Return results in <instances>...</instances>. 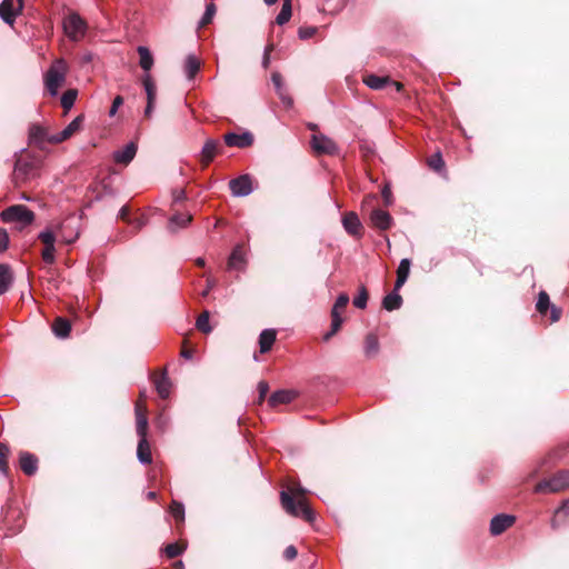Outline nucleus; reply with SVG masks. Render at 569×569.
<instances>
[{
	"mask_svg": "<svg viewBox=\"0 0 569 569\" xmlns=\"http://www.w3.org/2000/svg\"><path fill=\"white\" fill-rule=\"evenodd\" d=\"M306 490L301 486H296L290 491H281L280 499L282 508L287 513L293 517H300L308 522L316 519L313 510L308 506L305 498Z\"/></svg>",
	"mask_w": 569,
	"mask_h": 569,
	"instance_id": "obj_1",
	"label": "nucleus"
},
{
	"mask_svg": "<svg viewBox=\"0 0 569 569\" xmlns=\"http://www.w3.org/2000/svg\"><path fill=\"white\" fill-rule=\"evenodd\" d=\"M136 425L139 442L137 448V458L142 465H149L152 461L150 445L147 439L148 418L146 408L137 402L136 405Z\"/></svg>",
	"mask_w": 569,
	"mask_h": 569,
	"instance_id": "obj_2",
	"label": "nucleus"
},
{
	"mask_svg": "<svg viewBox=\"0 0 569 569\" xmlns=\"http://www.w3.org/2000/svg\"><path fill=\"white\" fill-rule=\"evenodd\" d=\"M68 71L67 62L56 60L44 74V84L51 96H57L58 89L63 84Z\"/></svg>",
	"mask_w": 569,
	"mask_h": 569,
	"instance_id": "obj_3",
	"label": "nucleus"
},
{
	"mask_svg": "<svg viewBox=\"0 0 569 569\" xmlns=\"http://www.w3.org/2000/svg\"><path fill=\"white\" fill-rule=\"evenodd\" d=\"M0 217L3 222H19L21 227L29 226L34 220V213L22 204H14L7 208L1 212Z\"/></svg>",
	"mask_w": 569,
	"mask_h": 569,
	"instance_id": "obj_4",
	"label": "nucleus"
},
{
	"mask_svg": "<svg viewBox=\"0 0 569 569\" xmlns=\"http://www.w3.org/2000/svg\"><path fill=\"white\" fill-rule=\"evenodd\" d=\"M63 30L69 39L78 41L83 38L87 23L78 13L71 12L63 19Z\"/></svg>",
	"mask_w": 569,
	"mask_h": 569,
	"instance_id": "obj_5",
	"label": "nucleus"
},
{
	"mask_svg": "<svg viewBox=\"0 0 569 569\" xmlns=\"http://www.w3.org/2000/svg\"><path fill=\"white\" fill-rule=\"evenodd\" d=\"M348 303L349 296L347 293H341L338 296L331 310V330L325 335V340H329L341 328V325L343 322L341 313L343 312Z\"/></svg>",
	"mask_w": 569,
	"mask_h": 569,
	"instance_id": "obj_6",
	"label": "nucleus"
},
{
	"mask_svg": "<svg viewBox=\"0 0 569 569\" xmlns=\"http://www.w3.org/2000/svg\"><path fill=\"white\" fill-rule=\"evenodd\" d=\"M569 486V470H562L549 480L537 483L536 492H558Z\"/></svg>",
	"mask_w": 569,
	"mask_h": 569,
	"instance_id": "obj_7",
	"label": "nucleus"
},
{
	"mask_svg": "<svg viewBox=\"0 0 569 569\" xmlns=\"http://www.w3.org/2000/svg\"><path fill=\"white\" fill-rule=\"evenodd\" d=\"M23 8L22 0H2L0 3V18L8 24L12 26L17 16Z\"/></svg>",
	"mask_w": 569,
	"mask_h": 569,
	"instance_id": "obj_8",
	"label": "nucleus"
},
{
	"mask_svg": "<svg viewBox=\"0 0 569 569\" xmlns=\"http://www.w3.org/2000/svg\"><path fill=\"white\" fill-rule=\"evenodd\" d=\"M311 146L313 151L319 154H336L338 152L336 142L325 134H313Z\"/></svg>",
	"mask_w": 569,
	"mask_h": 569,
	"instance_id": "obj_9",
	"label": "nucleus"
},
{
	"mask_svg": "<svg viewBox=\"0 0 569 569\" xmlns=\"http://www.w3.org/2000/svg\"><path fill=\"white\" fill-rule=\"evenodd\" d=\"M229 188L234 197H247L252 191V181L249 174H242L229 181Z\"/></svg>",
	"mask_w": 569,
	"mask_h": 569,
	"instance_id": "obj_10",
	"label": "nucleus"
},
{
	"mask_svg": "<svg viewBox=\"0 0 569 569\" xmlns=\"http://www.w3.org/2000/svg\"><path fill=\"white\" fill-rule=\"evenodd\" d=\"M57 237L64 243H72L79 237V231L73 226V219H67L56 226Z\"/></svg>",
	"mask_w": 569,
	"mask_h": 569,
	"instance_id": "obj_11",
	"label": "nucleus"
},
{
	"mask_svg": "<svg viewBox=\"0 0 569 569\" xmlns=\"http://www.w3.org/2000/svg\"><path fill=\"white\" fill-rule=\"evenodd\" d=\"M82 123V117L74 118L63 130L58 133L51 134L47 138V142L60 143L72 137L77 131L80 130Z\"/></svg>",
	"mask_w": 569,
	"mask_h": 569,
	"instance_id": "obj_12",
	"label": "nucleus"
},
{
	"mask_svg": "<svg viewBox=\"0 0 569 569\" xmlns=\"http://www.w3.org/2000/svg\"><path fill=\"white\" fill-rule=\"evenodd\" d=\"M363 83L372 90H381L388 84L393 86L397 91L402 89V84L400 82L392 81L389 77H380L372 73L367 74L363 78Z\"/></svg>",
	"mask_w": 569,
	"mask_h": 569,
	"instance_id": "obj_13",
	"label": "nucleus"
},
{
	"mask_svg": "<svg viewBox=\"0 0 569 569\" xmlns=\"http://www.w3.org/2000/svg\"><path fill=\"white\" fill-rule=\"evenodd\" d=\"M516 521V517L511 515L500 513L495 516L490 521V532L492 536H499Z\"/></svg>",
	"mask_w": 569,
	"mask_h": 569,
	"instance_id": "obj_14",
	"label": "nucleus"
},
{
	"mask_svg": "<svg viewBox=\"0 0 569 569\" xmlns=\"http://www.w3.org/2000/svg\"><path fill=\"white\" fill-rule=\"evenodd\" d=\"M342 226L345 230L357 238H360L362 234V224L358 214L353 211L347 212L342 218Z\"/></svg>",
	"mask_w": 569,
	"mask_h": 569,
	"instance_id": "obj_15",
	"label": "nucleus"
},
{
	"mask_svg": "<svg viewBox=\"0 0 569 569\" xmlns=\"http://www.w3.org/2000/svg\"><path fill=\"white\" fill-rule=\"evenodd\" d=\"M370 221L375 228L385 231L392 226L393 220L388 211L375 209L370 213Z\"/></svg>",
	"mask_w": 569,
	"mask_h": 569,
	"instance_id": "obj_16",
	"label": "nucleus"
},
{
	"mask_svg": "<svg viewBox=\"0 0 569 569\" xmlns=\"http://www.w3.org/2000/svg\"><path fill=\"white\" fill-rule=\"evenodd\" d=\"M246 252L242 246L238 244L233 248L229 259H228V269L242 271L246 268Z\"/></svg>",
	"mask_w": 569,
	"mask_h": 569,
	"instance_id": "obj_17",
	"label": "nucleus"
},
{
	"mask_svg": "<svg viewBox=\"0 0 569 569\" xmlns=\"http://www.w3.org/2000/svg\"><path fill=\"white\" fill-rule=\"evenodd\" d=\"M224 142L229 147L246 148L252 144L253 137L249 132L241 134L229 132L224 136Z\"/></svg>",
	"mask_w": 569,
	"mask_h": 569,
	"instance_id": "obj_18",
	"label": "nucleus"
},
{
	"mask_svg": "<svg viewBox=\"0 0 569 569\" xmlns=\"http://www.w3.org/2000/svg\"><path fill=\"white\" fill-rule=\"evenodd\" d=\"M136 153L137 144L134 142H129L122 149L113 152V160L116 163L127 166L133 160Z\"/></svg>",
	"mask_w": 569,
	"mask_h": 569,
	"instance_id": "obj_19",
	"label": "nucleus"
},
{
	"mask_svg": "<svg viewBox=\"0 0 569 569\" xmlns=\"http://www.w3.org/2000/svg\"><path fill=\"white\" fill-rule=\"evenodd\" d=\"M219 149V142L213 139H208L200 152V160L203 166H208L217 156Z\"/></svg>",
	"mask_w": 569,
	"mask_h": 569,
	"instance_id": "obj_20",
	"label": "nucleus"
},
{
	"mask_svg": "<svg viewBox=\"0 0 569 569\" xmlns=\"http://www.w3.org/2000/svg\"><path fill=\"white\" fill-rule=\"evenodd\" d=\"M271 80L282 103L287 107H291L293 101L289 93L287 92L286 88L283 87L281 74L278 72H273L271 76Z\"/></svg>",
	"mask_w": 569,
	"mask_h": 569,
	"instance_id": "obj_21",
	"label": "nucleus"
},
{
	"mask_svg": "<svg viewBox=\"0 0 569 569\" xmlns=\"http://www.w3.org/2000/svg\"><path fill=\"white\" fill-rule=\"evenodd\" d=\"M20 468L22 469V471L26 475L31 476L38 469V459L32 453L21 452L20 453Z\"/></svg>",
	"mask_w": 569,
	"mask_h": 569,
	"instance_id": "obj_22",
	"label": "nucleus"
},
{
	"mask_svg": "<svg viewBox=\"0 0 569 569\" xmlns=\"http://www.w3.org/2000/svg\"><path fill=\"white\" fill-rule=\"evenodd\" d=\"M297 393L292 390H278L273 392L269 398V405L277 407L278 405H284L291 402L296 398Z\"/></svg>",
	"mask_w": 569,
	"mask_h": 569,
	"instance_id": "obj_23",
	"label": "nucleus"
},
{
	"mask_svg": "<svg viewBox=\"0 0 569 569\" xmlns=\"http://www.w3.org/2000/svg\"><path fill=\"white\" fill-rule=\"evenodd\" d=\"M411 261L408 258H405L400 261L397 269V280H396V290H399L407 281L410 272Z\"/></svg>",
	"mask_w": 569,
	"mask_h": 569,
	"instance_id": "obj_24",
	"label": "nucleus"
},
{
	"mask_svg": "<svg viewBox=\"0 0 569 569\" xmlns=\"http://www.w3.org/2000/svg\"><path fill=\"white\" fill-rule=\"evenodd\" d=\"M276 336L277 333L273 329L262 330L259 336V347L261 353H266L272 348V345L276 341Z\"/></svg>",
	"mask_w": 569,
	"mask_h": 569,
	"instance_id": "obj_25",
	"label": "nucleus"
},
{
	"mask_svg": "<svg viewBox=\"0 0 569 569\" xmlns=\"http://www.w3.org/2000/svg\"><path fill=\"white\" fill-rule=\"evenodd\" d=\"M13 281V274L8 264L0 263V295L6 293Z\"/></svg>",
	"mask_w": 569,
	"mask_h": 569,
	"instance_id": "obj_26",
	"label": "nucleus"
},
{
	"mask_svg": "<svg viewBox=\"0 0 569 569\" xmlns=\"http://www.w3.org/2000/svg\"><path fill=\"white\" fill-rule=\"evenodd\" d=\"M137 51L139 53V64L141 69L144 71V73H150V70L153 66V57L150 50L144 46H139Z\"/></svg>",
	"mask_w": 569,
	"mask_h": 569,
	"instance_id": "obj_27",
	"label": "nucleus"
},
{
	"mask_svg": "<svg viewBox=\"0 0 569 569\" xmlns=\"http://www.w3.org/2000/svg\"><path fill=\"white\" fill-rule=\"evenodd\" d=\"M402 305V298L401 296L398 293V290H396V288L393 289L392 292L388 293L383 300H382V307L387 310V311H393V310H397L401 307Z\"/></svg>",
	"mask_w": 569,
	"mask_h": 569,
	"instance_id": "obj_28",
	"label": "nucleus"
},
{
	"mask_svg": "<svg viewBox=\"0 0 569 569\" xmlns=\"http://www.w3.org/2000/svg\"><path fill=\"white\" fill-rule=\"evenodd\" d=\"M363 351L367 358H373L379 352V340L375 333L367 335Z\"/></svg>",
	"mask_w": 569,
	"mask_h": 569,
	"instance_id": "obj_29",
	"label": "nucleus"
},
{
	"mask_svg": "<svg viewBox=\"0 0 569 569\" xmlns=\"http://www.w3.org/2000/svg\"><path fill=\"white\" fill-rule=\"evenodd\" d=\"M142 86L147 94V101L156 102L157 87L150 73H144L141 78Z\"/></svg>",
	"mask_w": 569,
	"mask_h": 569,
	"instance_id": "obj_30",
	"label": "nucleus"
},
{
	"mask_svg": "<svg viewBox=\"0 0 569 569\" xmlns=\"http://www.w3.org/2000/svg\"><path fill=\"white\" fill-rule=\"evenodd\" d=\"M191 219L192 217L189 213H176L169 220V229L176 231L177 229L186 228Z\"/></svg>",
	"mask_w": 569,
	"mask_h": 569,
	"instance_id": "obj_31",
	"label": "nucleus"
},
{
	"mask_svg": "<svg viewBox=\"0 0 569 569\" xmlns=\"http://www.w3.org/2000/svg\"><path fill=\"white\" fill-rule=\"evenodd\" d=\"M49 137L46 129L40 126L33 124L29 129V140L31 143L41 144L47 141Z\"/></svg>",
	"mask_w": 569,
	"mask_h": 569,
	"instance_id": "obj_32",
	"label": "nucleus"
},
{
	"mask_svg": "<svg viewBox=\"0 0 569 569\" xmlns=\"http://www.w3.org/2000/svg\"><path fill=\"white\" fill-rule=\"evenodd\" d=\"M569 519V501L563 502L555 512L551 526L558 528Z\"/></svg>",
	"mask_w": 569,
	"mask_h": 569,
	"instance_id": "obj_33",
	"label": "nucleus"
},
{
	"mask_svg": "<svg viewBox=\"0 0 569 569\" xmlns=\"http://www.w3.org/2000/svg\"><path fill=\"white\" fill-rule=\"evenodd\" d=\"M200 69V61L194 54H188L184 61V73L189 80L193 79Z\"/></svg>",
	"mask_w": 569,
	"mask_h": 569,
	"instance_id": "obj_34",
	"label": "nucleus"
},
{
	"mask_svg": "<svg viewBox=\"0 0 569 569\" xmlns=\"http://www.w3.org/2000/svg\"><path fill=\"white\" fill-rule=\"evenodd\" d=\"M52 330L57 337L67 338L70 333L71 326L67 319L59 317L54 320Z\"/></svg>",
	"mask_w": 569,
	"mask_h": 569,
	"instance_id": "obj_35",
	"label": "nucleus"
},
{
	"mask_svg": "<svg viewBox=\"0 0 569 569\" xmlns=\"http://www.w3.org/2000/svg\"><path fill=\"white\" fill-rule=\"evenodd\" d=\"M156 390L161 398L166 399L169 397L171 391V382L166 372H163L162 376L157 379Z\"/></svg>",
	"mask_w": 569,
	"mask_h": 569,
	"instance_id": "obj_36",
	"label": "nucleus"
},
{
	"mask_svg": "<svg viewBox=\"0 0 569 569\" xmlns=\"http://www.w3.org/2000/svg\"><path fill=\"white\" fill-rule=\"evenodd\" d=\"M291 14H292L291 0H283L281 10L276 18V22L279 26H282L290 20Z\"/></svg>",
	"mask_w": 569,
	"mask_h": 569,
	"instance_id": "obj_37",
	"label": "nucleus"
},
{
	"mask_svg": "<svg viewBox=\"0 0 569 569\" xmlns=\"http://www.w3.org/2000/svg\"><path fill=\"white\" fill-rule=\"evenodd\" d=\"M551 305L552 303L550 302V298H549L548 293L546 291H541L538 295V300H537V303H536L537 311L541 316H546L547 311L549 310Z\"/></svg>",
	"mask_w": 569,
	"mask_h": 569,
	"instance_id": "obj_38",
	"label": "nucleus"
},
{
	"mask_svg": "<svg viewBox=\"0 0 569 569\" xmlns=\"http://www.w3.org/2000/svg\"><path fill=\"white\" fill-rule=\"evenodd\" d=\"M38 238L41 240V242L44 244V247H54V242L57 237L56 228L50 229L47 228L43 231H41L38 236Z\"/></svg>",
	"mask_w": 569,
	"mask_h": 569,
	"instance_id": "obj_39",
	"label": "nucleus"
},
{
	"mask_svg": "<svg viewBox=\"0 0 569 569\" xmlns=\"http://www.w3.org/2000/svg\"><path fill=\"white\" fill-rule=\"evenodd\" d=\"M10 450L7 445L0 442V472L4 476L8 475V457H9Z\"/></svg>",
	"mask_w": 569,
	"mask_h": 569,
	"instance_id": "obj_40",
	"label": "nucleus"
},
{
	"mask_svg": "<svg viewBox=\"0 0 569 569\" xmlns=\"http://www.w3.org/2000/svg\"><path fill=\"white\" fill-rule=\"evenodd\" d=\"M196 327L204 333L211 332L212 328L209 325V311H203L196 321Z\"/></svg>",
	"mask_w": 569,
	"mask_h": 569,
	"instance_id": "obj_41",
	"label": "nucleus"
},
{
	"mask_svg": "<svg viewBox=\"0 0 569 569\" xmlns=\"http://www.w3.org/2000/svg\"><path fill=\"white\" fill-rule=\"evenodd\" d=\"M76 99L77 91L72 89L67 90L66 92H63L61 97V106L63 107V109L69 110L73 107Z\"/></svg>",
	"mask_w": 569,
	"mask_h": 569,
	"instance_id": "obj_42",
	"label": "nucleus"
},
{
	"mask_svg": "<svg viewBox=\"0 0 569 569\" xmlns=\"http://www.w3.org/2000/svg\"><path fill=\"white\" fill-rule=\"evenodd\" d=\"M368 302V292L365 287L359 289L358 295L353 298V306L359 309H365Z\"/></svg>",
	"mask_w": 569,
	"mask_h": 569,
	"instance_id": "obj_43",
	"label": "nucleus"
},
{
	"mask_svg": "<svg viewBox=\"0 0 569 569\" xmlns=\"http://www.w3.org/2000/svg\"><path fill=\"white\" fill-rule=\"evenodd\" d=\"M216 14V6L214 3H209L206 7V11L199 22V27H204L206 24L210 23Z\"/></svg>",
	"mask_w": 569,
	"mask_h": 569,
	"instance_id": "obj_44",
	"label": "nucleus"
},
{
	"mask_svg": "<svg viewBox=\"0 0 569 569\" xmlns=\"http://www.w3.org/2000/svg\"><path fill=\"white\" fill-rule=\"evenodd\" d=\"M170 512L176 520L182 521L184 519V507L180 502L173 501L170 507Z\"/></svg>",
	"mask_w": 569,
	"mask_h": 569,
	"instance_id": "obj_45",
	"label": "nucleus"
},
{
	"mask_svg": "<svg viewBox=\"0 0 569 569\" xmlns=\"http://www.w3.org/2000/svg\"><path fill=\"white\" fill-rule=\"evenodd\" d=\"M429 167L431 169H433L435 171H438L440 172L443 167H445V162L442 160V157H441V153L440 152H437L436 154H433L430 159H429Z\"/></svg>",
	"mask_w": 569,
	"mask_h": 569,
	"instance_id": "obj_46",
	"label": "nucleus"
},
{
	"mask_svg": "<svg viewBox=\"0 0 569 569\" xmlns=\"http://www.w3.org/2000/svg\"><path fill=\"white\" fill-rule=\"evenodd\" d=\"M183 549L184 548L180 547L178 543H169L166 546L164 552L168 558H176L183 552Z\"/></svg>",
	"mask_w": 569,
	"mask_h": 569,
	"instance_id": "obj_47",
	"label": "nucleus"
},
{
	"mask_svg": "<svg viewBox=\"0 0 569 569\" xmlns=\"http://www.w3.org/2000/svg\"><path fill=\"white\" fill-rule=\"evenodd\" d=\"M317 32L316 27H301L298 30V36L301 40H308L312 38Z\"/></svg>",
	"mask_w": 569,
	"mask_h": 569,
	"instance_id": "obj_48",
	"label": "nucleus"
},
{
	"mask_svg": "<svg viewBox=\"0 0 569 569\" xmlns=\"http://www.w3.org/2000/svg\"><path fill=\"white\" fill-rule=\"evenodd\" d=\"M54 252H56L54 247H44L43 248L42 259L44 260L46 263L51 264L54 262Z\"/></svg>",
	"mask_w": 569,
	"mask_h": 569,
	"instance_id": "obj_49",
	"label": "nucleus"
},
{
	"mask_svg": "<svg viewBox=\"0 0 569 569\" xmlns=\"http://www.w3.org/2000/svg\"><path fill=\"white\" fill-rule=\"evenodd\" d=\"M123 104V98L121 96H117L114 99H113V102H112V106L109 110V116L110 117H113L116 116L118 109Z\"/></svg>",
	"mask_w": 569,
	"mask_h": 569,
	"instance_id": "obj_50",
	"label": "nucleus"
},
{
	"mask_svg": "<svg viewBox=\"0 0 569 569\" xmlns=\"http://www.w3.org/2000/svg\"><path fill=\"white\" fill-rule=\"evenodd\" d=\"M9 244V236L4 229H0V252L4 251Z\"/></svg>",
	"mask_w": 569,
	"mask_h": 569,
	"instance_id": "obj_51",
	"label": "nucleus"
},
{
	"mask_svg": "<svg viewBox=\"0 0 569 569\" xmlns=\"http://www.w3.org/2000/svg\"><path fill=\"white\" fill-rule=\"evenodd\" d=\"M298 555L297 548L295 546H288L283 551V557L287 560H293Z\"/></svg>",
	"mask_w": 569,
	"mask_h": 569,
	"instance_id": "obj_52",
	"label": "nucleus"
},
{
	"mask_svg": "<svg viewBox=\"0 0 569 569\" xmlns=\"http://www.w3.org/2000/svg\"><path fill=\"white\" fill-rule=\"evenodd\" d=\"M549 309L551 322H557L561 317V309L556 307L555 305H551Z\"/></svg>",
	"mask_w": 569,
	"mask_h": 569,
	"instance_id": "obj_53",
	"label": "nucleus"
},
{
	"mask_svg": "<svg viewBox=\"0 0 569 569\" xmlns=\"http://www.w3.org/2000/svg\"><path fill=\"white\" fill-rule=\"evenodd\" d=\"M129 214H130V210H129V207L127 206H123L120 208L119 212H118V218L123 220V221H127V222H130L131 223V220L129 218Z\"/></svg>",
	"mask_w": 569,
	"mask_h": 569,
	"instance_id": "obj_54",
	"label": "nucleus"
},
{
	"mask_svg": "<svg viewBox=\"0 0 569 569\" xmlns=\"http://www.w3.org/2000/svg\"><path fill=\"white\" fill-rule=\"evenodd\" d=\"M272 50V44L267 46L264 49L263 58H262V67L267 69L270 63V52Z\"/></svg>",
	"mask_w": 569,
	"mask_h": 569,
	"instance_id": "obj_55",
	"label": "nucleus"
},
{
	"mask_svg": "<svg viewBox=\"0 0 569 569\" xmlns=\"http://www.w3.org/2000/svg\"><path fill=\"white\" fill-rule=\"evenodd\" d=\"M29 164L27 162L17 161L14 166V173L19 176L20 173H26Z\"/></svg>",
	"mask_w": 569,
	"mask_h": 569,
	"instance_id": "obj_56",
	"label": "nucleus"
},
{
	"mask_svg": "<svg viewBox=\"0 0 569 569\" xmlns=\"http://www.w3.org/2000/svg\"><path fill=\"white\" fill-rule=\"evenodd\" d=\"M258 390H259V398H260V401L263 400V398L266 397L268 390H269V386L266 381H260L258 383Z\"/></svg>",
	"mask_w": 569,
	"mask_h": 569,
	"instance_id": "obj_57",
	"label": "nucleus"
},
{
	"mask_svg": "<svg viewBox=\"0 0 569 569\" xmlns=\"http://www.w3.org/2000/svg\"><path fill=\"white\" fill-rule=\"evenodd\" d=\"M381 194L383 197V200L386 202V204H391L392 202V194H391V190L388 186L383 187L382 191H381Z\"/></svg>",
	"mask_w": 569,
	"mask_h": 569,
	"instance_id": "obj_58",
	"label": "nucleus"
},
{
	"mask_svg": "<svg viewBox=\"0 0 569 569\" xmlns=\"http://www.w3.org/2000/svg\"><path fill=\"white\" fill-rule=\"evenodd\" d=\"M214 284H216L214 280L208 279L207 287L201 292V297L206 298L209 295L210 290L214 287Z\"/></svg>",
	"mask_w": 569,
	"mask_h": 569,
	"instance_id": "obj_59",
	"label": "nucleus"
},
{
	"mask_svg": "<svg viewBox=\"0 0 569 569\" xmlns=\"http://www.w3.org/2000/svg\"><path fill=\"white\" fill-rule=\"evenodd\" d=\"M186 198V192L182 189H178L173 191V200L176 202L182 201Z\"/></svg>",
	"mask_w": 569,
	"mask_h": 569,
	"instance_id": "obj_60",
	"label": "nucleus"
},
{
	"mask_svg": "<svg viewBox=\"0 0 569 569\" xmlns=\"http://www.w3.org/2000/svg\"><path fill=\"white\" fill-rule=\"evenodd\" d=\"M154 103L156 102L147 101V106H146V109H144V117L151 118V116L153 113V109H154Z\"/></svg>",
	"mask_w": 569,
	"mask_h": 569,
	"instance_id": "obj_61",
	"label": "nucleus"
},
{
	"mask_svg": "<svg viewBox=\"0 0 569 569\" xmlns=\"http://www.w3.org/2000/svg\"><path fill=\"white\" fill-rule=\"evenodd\" d=\"M181 356L186 359H191L192 358V352L190 350H183L181 352Z\"/></svg>",
	"mask_w": 569,
	"mask_h": 569,
	"instance_id": "obj_62",
	"label": "nucleus"
},
{
	"mask_svg": "<svg viewBox=\"0 0 569 569\" xmlns=\"http://www.w3.org/2000/svg\"><path fill=\"white\" fill-rule=\"evenodd\" d=\"M156 497H157V495H156V492H154V491H149V492L147 493V498H148L149 500H153V499H156Z\"/></svg>",
	"mask_w": 569,
	"mask_h": 569,
	"instance_id": "obj_63",
	"label": "nucleus"
},
{
	"mask_svg": "<svg viewBox=\"0 0 569 569\" xmlns=\"http://www.w3.org/2000/svg\"><path fill=\"white\" fill-rule=\"evenodd\" d=\"M176 569H184V568H183V562H182V561H178V562L176 563Z\"/></svg>",
	"mask_w": 569,
	"mask_h": 569,
	"instance_id": "obj_64",
	"label": "nucleus"
}]
</instances>
